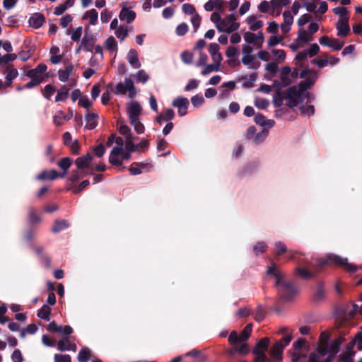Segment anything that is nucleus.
<instances>
[{
    "instance_id": "1",
    "label": "nucleus",
    "mask_w": 362,
    "mask_h": 362,
    "mask_svg": "<svg viewBox=\"0 0 362 362\" xmlns=\"http://www.w3.org/2000/svg\"><path fill=\"white\" fill-rule=\"evenodd\" d=\"M347 332H341L337 338L329 341L328 332H323L319 337L317 350L308 357L302 350L305 339H298L293 344L291 352L292 362H332L339 351L341 344L346 341Z\"/></svg>"
},
{
    "instance_id": "2",
    "label": "nucleus",
    "mask_w": 362,
    "mask_h": 362,
    "mask_svg": "<svg viewBox=\"0 0 362 362\" xmlns=\"http://www.w3.org/2000/svg\"><path fill=\"white\" fill-rule=\"evenodd\" d=\"M320 71L310 69H305L300 73V78L304 80L298 85L289 88L286 93V98L288 100V105L291 107H295L309 96L307 92L316 82Z\"/></svg>"
},
{
    "instance_id": "3",
    "label": "nucleus",
    "mask_w": 362,
    "mask_h": 362,
    "mask_svg": "<svg viewBox=\"0 0 362 362\" xmlns=\"http://www.w3.org/2000/svg\"><path fill=\"white\" fill-rule=\"evenodd\" d=\"M267 274L275 279V285L280 296L285 300H291L297 293V288L284 280V274L275 265L269 267Z\"/></svg>"
},
{
    "instance_id": "4",
    "label": "nucleus",
    "mask_w": 362,
    "mask_h": 362,
    "mask_svg": "<svg viewBox=\"0 0 362 362\" xmlns=\"http://www.w3.org/2000/svg\"><path fill=\"white\" fill-rule=\"evenodd\" d=\"M319 266L337 265L343 267L346 272L354 273L357 271L358 267L349 263L347 258H344L334 254H328L325 257L317 261Z\"/></svg>"
},
{
    "instance_id": "5",
    "label": "nucleus",
    "mask_w": 362,
    "mask_h": 362,
    "mask_svg": "<svg viewBox=\"0 0 362 362\" xmlns=\"http://www.w3.org/2000/svg\"><path fill=\"white\" fill-rule=\"evenodd\" d=\"M93 160V156L90 153L78 157L75 160V164L77 166V169L72 172V175L70 177V180L72 182L78 181L81 177H83V170L88 168Z\"/></svg>"
},
{
    "instance_id": "6",
    "label": "nucleus",
    "mask_w": 362,
    "mask_h": 362,
    "mask_svg": "<svg viewBox=\"0 0 362 362\" xmlns=\"http://www.w3.org/2000/svg\"><path fill=\"white\" fill-rule=\"evenodd\" d=\"M269 342L268 337L262 338L258 341L253 349V354L255 355L254 362H268L269 361L266 355Z\"/></svg>"
},
{
    "instance_id": "7",
    "label": "nucleus",
    "mask_w": 362,
    "mask_h": 362,
    "mask_svg": "<svg viewBox=\"0 0 362 362\" xmlns=\"http://www.w3.org/2000/svg\"><path fill=\"white\" fill-rule=\"evenodd\" d=\"M130 157L131 152L124 147H114L110 152L109 161L113 165L121 166L123 160H129Z\"/></svg>"
},
{
    "instance_id": "8",
    "label": "nucleus",
    "mask_w": 362,
    "mask_h": 362,
    "mask_svg": "<svg viewBox=\"0 0 362 362\" xmlns=\"http://www.w3.org/2000/svg\"><path fill=\"white\" fill-rule=\"evenodd\" d=\"M240 27L238 23L236 22V18L234 14H230L222 18L221 23L218 25L219 32L230 33L236 31Z\"/></svg>"
},
{
    "instance_id": "9",
    "label": "nucleus",
    "mask_w": 362,
    "mask_h": 362,
    "mask_svg": "<svg viewBox=\"0 0 362 362\" xmlns=\"http://www.w3.org/2000/svg\"><path fill=\"white\" fill-rule=\"evenodd\" d=\"M127 91L130 98H133L136 94V90L134 87V82L130 78H126L124 80V83H119L115 87L116 94L124 95Z\"/></svg>"
},
{
    "instance_id": "10",
    "label": "nucleus",
    "mask_w": 362,
    "mask_h": 362,
    "mask_svg": "<svg viewBox=\"0 0 362 362\" xmlns=\"http://www.w3.org/2000/svg\"><path fill=\"white\" fill-rule=\"evenodd\" d=\"M47 69V65L45 64L41 63L39 64L35 69L28 70L26 72L25 76L40 84L44 80L45 73L46 72Z\"/></svg>"
},
{
    "instance_id": "11",
    "label": "nucleus",
    "mask_w": 362,
    "mask_h": 362,
    "mask_svg": "<svg viewBox=\"0 0 362 362\" xmlns=\"http://www.w3.org/2000/svg\"><path fill=\"white\" fill-rule=\"evenodd\" d=\"M253 48L249 45H243L242 62L246 66H250L252 69H257L258 64L255 63V58L252 55Z\"/></svg>"
},
{
    "instance_id": "12",
    "label": "nucleus",
    "mask_w": 362,
    "mask_h": 362,
    "mask_svg": "<svg viewBox=\"0 0 362 362\" xmlns=\"http://www.w3.org/2000/svg\"><path fill=\"white\" fill-rule=\"evenodd\" d=\"M281 83L283 86H287L292 82V79L297 78L298 71L295 69L291 71L289 66L281 68L280 71Z\"/></svg>"
},
{
    "instance_id": "13",
    "label": "nucleus",
    "mask_w": 362,
    "mask_h": 362,
    "mask_svg": "<svg viewBox=\"0 0 362 362\" xmlns=\"http://www.w3.org/2000/svg\"><path fill=\"white\" fill-rule=\"evenodd\" d=\"M319 42L323 45L331 48L332 50L338 51L340 50L344 42L337 39L330 38L328 36H322L319 39Z\"/></svg>"
},
{
    "instance_id": "14",
    "label": "nucleus",
    "mask_w": 362,
    "mask_h": 362,
    "mask_svg": "<svg viewBox=\"0 0 362 362\" xmlns=\"http://www.w3.org/2000/svg\"><path fill=\"white\" fill-rule=\"evenodd\" d=\"M189 100L186 98L177 97L173 101V106L178 109V115L183 117L187 115L189 106Z\"/></svg>"
},
{
    "instance_id": "15",
    "label": "nucleus",
    "mask_w": 362,
    "mask_h": 362,
    "mask_svg": "<svg viewBox=\"0 0 362 362\" xmlns=\"http://www.w3.org/2000/svg\"><path fill=\"white\" fill-rule=\"evenodd\" d=\"M279 333L282 334V338L276 341V344L281 345L285 349L293 339V330L287 327H282L279 329Z\"/></svg>"
},
{
    "instance_id": "16",
    "label": "nucleus",
    "mask_w": 362,
    "mask_h": 362,
    "mask_svg": "<svg viewBox=\"0 0 362 362\" xmlns=\"http://www.w3.org/2000/svg\"><path fill=\"white\" fill-rule=\"evenodd\" d=\"M141 107L139 103L132 101L128 104L127 115L130 121L135 122L136 119H139V117L141 112Z\"/></svg>"
},
{
    "instance_id": "17",
    "label": "nucleus",
    "mask_w": 362,
    "mask_h": 362,
    "mask_svg": "<svg viewBox=\"0 0 362 362\" xmlns=\"http://www.w3.org/2000/svg\"><path fill=\"white\" fill-rule=\"evenodd\" d=\"M270 14L273 16H278L281 14L283 7L290 4L289 0H271Z\"/></svg>"
},
{
    "instance_id": "18",
    "label": "nucleus",
    "mask_w": 362,
    "mask_h": 362,
    "mask_svg": "<svg viewBox=\"0 0 362 362\" xmlns=\"http://www.w3.org/2000/svg\"><path fill=\"white\" fill-rule=\"evenodd\" d=\"M136 18V13L128 8L127 5H123L120 13L119 14V18L122 21H125L127 23H131L134 21Z\"/></svg>"
},
{
    "instance_id": "19",
    "label": "nucleus",
    "mask_w": 362,
    "mask_h": 362,
    "mask_svg": "<svg viewBox=\"0 0 362 362\" xmlns=\"http://www.w3.org/2000/svg\"><path fill=\"white\" fill-rule=\"evenodd\" d=\"M337 30V35L339 37H346L350 32V28L349 25V17L339 19L336 24Z\"/></svg>"
},
{
    "instance_id": "20",
    "label": "nucleus",
    "mask_w": 362,
    "mask_h": 362,
    "mask_svg": "<svg viewBox=\"0 0 362 362\" xmlns=\"http://www.w3.org/2000/svg\"><path fill=\"white\" fill-rule=\"evenodd\" d=\"M57 349L61 351H76L77 346L74 342H71L68 337H64L57 342Z\"/></svg>"
},
{
    "instance_id": "21",
    "label": "nucleus",
    "mask_w": 362,
    "mask_h": 362,
    "mask_svg": "<svg viewBox=\"0 0 362 362\" xmlns=\"http://www.w3.org/2000/svg\"><path fill=\"white\" fill-rule=\"evenodd\" d=\"M73 117V112L69 109L68 113H64L63 111H58L53 117V122L57 126H62L64 122L70 120Z\"/></svg>"
},
{
    "instance_id": "22",
    "label": "nucleus",
    "mask_w": 362,
    "mask_h": 362,
    "mask_svg": "<svg viewBox=\"0 0 362 362\" xmlns=\"http://www.w3.org/2000/svg\"><path fill=\"white\" fill-rule=\"evenodd\" d=\"M284 22L280 25L281 30L284 34L288 33L293 23V16L291 12L286 11L283 13Z\"/></svg>"
},
{
    "instance_id": "23",
    "label": "nucleus",
    "mask_w": 362,
    "mask_h": 362,
    "mask_svg": "<svg viewBox=\"0 0 362 362\" xmlns=\"http://www.w3.org/2000/svg\"><path fill=\"white\" fill-rule=\"evenodd\" d=\"M284 349V348L281 345L275 342L269 351L271 359L274 362L281 361Z\"/></svg>"
},
{
    "instance_id": "24",
    "label": "nucleus",
    "mask_w": 362,
    "mask_h": 362,
    "mask_svg": "<svg viewBox=\"0 0 362 362\" xmlns=\"http://www.w3.org/2000/svg\"><path fill=\"white\" fill-rule=\"evenodd\" d=\"M82 19L87 21L89 25H95L98 23V13L95 8H91L84 13Z\"/></svg>"
},
{
    "instance_id": "25",
    "label": "nucleus",
    "mask_w": 362,
    "mask_h": 362,
    "mask_svg": "<svg viewBox=\"0 0 362 362\" xmlns=\"http://www.w3.org/2000/svg\"><path fill=\"white\" fill-rule=\"evenodd\" d=\"M175 117V112L172 109H165L161 112L156 118V121L159 124H162L164 122H170Z\"/></svg>"
},
{
    "instance_id": "26",
    "label": "nucleus",
    "mask_w": 362,
    "mask_h": 362,
    "mask_svg": "<svg viewBox=\"0 0 362 362\" xmlns=\"http://www.w3.org/2000/svg\"><path fill=\"white\" fill-rule=\"evenodd\" d=\"M74 65L69 64L64 69H59L58 71L59 79L62 82H66L69 78L73 75Z\"/></svg>"
},
{
    "instance_id": "27",
    "label": "nucleus",
    "mask_w": 362,
    "mask_h": 362,
    "mask_svg": "<svg viewBox=\"0 0 362 362\" xmlns=\"http://www.w3.org/2000/svg\"><path fill=\"white\" fill-rule=\"evenodd\" d=\"M60 177V174L55 170H51L49 171H42L41 173L36 176L37 180H54L57 177Z\"/></svg>"
},
{
    "instance_id": "28",
    "label": "nucleus",
    "mask_w": 362,
    "mask_h": 362,
    "mask_svg": "<svg viewBox=\"0 0 362 362\" xmlns=\"http://www.w3.org/2000/svg\"><path fill=\"white\" fill-rule=\"evenodd\" d=\"M29 24L34 28H40L45 22V18L42 14L36 13L29 18Z\"/></svg>"
},
{
    "instance_id": "29",
    "label": "nucleus",
    "mask_w": 362,
    "mask_h": 362,
    "mask_svg": "<svg viewBox=\"0 0 362 362\" xmlns=\"http://www.w3.org/2000/svg\"><path fill=\"white\" fill-rule=\"evenodd\" d=\"M127 60L129 63L134 69H138L141 66V63L139 61L137 51L134 49H131L127 54Z\"/></svg>"
},
{
    "instance_id": "30",
    "label": "nucleus",
    "mask_w": 362,
    "mask_h": 362,
    "mask_svg": "<svg viewBox=\"0 0 362 362\" xmlns=\"http://www.w3.org/2000/svg\"><path fill=\"white\" fill-rule=\"evenodd\" d=\"M98 115L94 112H88L86 115V127L88 129H93L98 125Z\"/></svg>"
},
{
    "instance_id": "31",
    "label": "nucleus",
    "mask_w": 362,
    "mask_h": 362,
    "mask_svg": "<svg viewBox=\"0 0 362 362\" xmlns=\"http://www.w3.org/2000/svg\"><path fill=\"white\" fill-rule=\"evenodd\" d=\"M18 71L16 68H13V66H8L7 68V74L5 77L6 82H4L6 87H9L11 85L13 81L18 76Z\"/></svg>"
},
{
    "instance_id": "32",
    "label": "nucleus",
    "mask_w": 362,
    "mask_h": 362,
    "mask_svg": "<svg viewBox=\"0 0 362 362\" xmlns=\"http://www.w3.org/2000/svg\"><path fill=\"white\" fill-rule=\"evenodd\" d=\"M355 355V351L349 349L346 346L345 350L339 355L337 362H353V358Z\"/></svg>"
},
{
    "instance_id": "33",
    "label": "nucleus",
    "mask_w": 362,
    "mask_h": 362,
    "mask_svg": "<svg viewBox=\"0 0 362 362\" xmlns=\"http://www.w3.org/2000/svg\"><path fill=\"white\" fill-rule=\"evenodd\" d=\"M72 164V160L69 157L62 158L57 163L58 166L64 170L63 173L60 174V177H64L67 174L68 169Z\"/></svg>"
},
{
    "instance_id": "34",
    "label": "nucleus",
    "mask_w": 362,
    "mask_h": 362,
    "mask_svg": "<svg viewBox=\"0 0 362 362\" xmlns=\"http://www.w3.org/2000/svg\"><path fill=\"white\" fill-rule=\"evenodd\" d=\"M247 23L250 26V29L252 31H256L261 28L264 23L263 21L258 20L255 16H251L247 18Z\"/></svg>"
},
{
    "instance_id": "35",
    "label": "nucleus",
    "mask_w": 362,
    "mask_h": 362,
    "mask_svg": "<svg viewBox=\"0 0 362 362\" xmlns=\"http://www.w3.org/2000/svg\"><path fill=\"white\" fill-rule=\"evenodd\" d=\"M92 358V351L88 347H83L77 356L78 361L79 362H87L88 360Z\"/></svg>"
},
{
    "instance_id": "36",
    "label": "nucleus",
    "mask_w": 362,
    "mask_h": 362,
    "mask_svg": "<svg viewBox=\"0 0 362 362\" xmlns=\"http://www.w3.org/2000/svg\"><path fill=\"white\" fill-rule=\"evenodd\" d=\"M255 122L260 126H268L272 127L274 124V121L272 119H267L266 117L262 114H257L255 116Z\"/></svg>"
},
{
    "instance_id": "37",
    "label": "nucleus",
    "mask_w": 362,
    "mask_h": 362,
    "mask_svg": "<svg viewBox=\"0 0 362 362\" xmlns=\"http://www.w3.org/2000/svg\"><path fill=\"white\" fill-rule=\"evenodd\" d=\"M355 345H356L358 350H362V332H358L355 338L346 344L348 349L351 350H354Z\"/></svg>"
},
{
    "instance_id": "38",
    "label": "nucleus",
    "mask_w": 362,
    "mask_h": 362,
    "mask_svg": "<svg viewBox=\"0 0 362 362\" xmlns=\"http://www.w3.org/2000/svg\"><path fill=\"white\" fill-rule=\"evenodd\" d=\"M272 59L276 63H282L286 59V52L283 49H272Z\"/></svg>"
},
{
    "instance_id": "39",
    "label": "nucleus",
    "mask_w": 362,
    "mask_h": 362,
    "mask_svg": "<svg viewBox=\"0 0 362 362\" xmlns=\"http://www.w3.org/2000/svg\"><path fill=\"white\" fill-rule=\"evenodd\" d=\"M51 308L47 305H43L37 311V317L45 321H49Z\"/></svg>"
},
{
    "instance_id": "40",
    "label": "nucleus",
    "mask_w": 362,
    "mask_h": 362,
    "mask_svg": "<svg viewBox=\"0 0 362 362\" xmlns=\"http://www.w3.org/2000/svg\"><path fill=\"white\" fill-rule=\"evenodd\" d=\"M302 102L300 103L296 107H299L300 113L303 116H310L313 115L315 112V108L313 105H302Z\"/></svg>"
},
{
    "instance_id": "41",
    "label": "nucleus",
    "mask_w": 362,
    "mask_h": 362,
    "mask_svg": "<svg viewBox=\"0 0 362 362\" xmlns=\"http://www.w3.org/2000/svg\"><path fill=\"white\" fill-rule=\"evenodd\" d=\"M233 352H238L240 354L245 355L249 352V347L245 341H240L237 344L234 346V350L232 351V354Z\"/></svg>"
},
{
    "instance_id": "42",
    "label": "nucleus",
    "mask_w": 362,
    "mask_h": 362,
    "mask_svg": "<svg viewBox=\"0 0 362 362\" xmlns=\"http://www.w3.org/2000/svg\"><path fill=\"white\" fill-rule=\"evenodd\" d=\"M128 27L127 25H119V28L115 30V36L122 42L128 36Z\"/></svg>"
},
{
    "instance_id": "43",
    "label": "nucleus",
    "mask_w": 362,
    "mask_h": 362,
    "mask_svg": "<svg viewBox=\"0 0 362 362\" xmlns=\"http://www.w3.org/2000/svg\"><path fill=\"white\" fill-rule=\"evenodd\" d=\"M148 164L142 163H134L129 167V171L132 175H136L141 173L142 169L147 167Z\"/></svg>"
},
{
    "instance_id": "44",
    "label": "nucleus",
    "mask_w": 362,
    "mask_h": 362,
    "mask_svg": "<svg viewBox=\"0 0 362 362\" xmlns=\"http://www.w3.org/2000/svg\"><path fill=\"white\" fill-rule=\"evenodd\" d=\"M69 89L63 86L58 91L55 98V102L65 101L69 96Z\"/></svg>"
},
{
    "instance_id": "45",
    "label": "nucleus",
    "mask_w": 362,
    "mask_h": 362,
    "mask_svg": "<svg viewBox=\"0 0 362 362\" xmlns=\"http://www.w3.org/2000/svg\"><path fill=\"white\" fill-rule=\"evenodd\" d=\"M296 271L298 275L303 279H310L315 274V272L309 271L308 269L303 267H297Z\"/></svg>"
},
{
    "instance_id": "46",
    "label": "nucleus",
    "mask_w": 362,
    "mask_h": 362,
    "mask_svg": "<svg viewBox=\"0 0 362 362\" xmlns=\"http://www.w3.org/2000/svg\"><path fill=\"white\" fill-rule=\"evenodd\" d=\"M83 32V28L81 26L76 28L74 30L69 29L67 30V35L71 36V39L74 42H78L81 37Z\"/></svg>"
},
{
    "instance_id": "47",
    "label": "nucleus",
    "mask_w": 362,
    "mask_h": 362,
    "mask_svg": "<svg viewBox=\"0 0 362 362\" xmlns=\"http://www.w3.org/2000/svg\"><path fill=\"white\" fill-rule=\"evenodd\" d=\"M298 41L303 45L308 42L311 41L313 37L311 35L305 30H301L298 33Z\"/></svg>"
},
{
    "instance_id": "48",
    "label": "nucleus",
    "mask_w": 362,
    "mask_h": 362,
    "mask_svg": "<svg viewBox=\"0 0 362 362\" xmlns=\"http://www.w3.org/2000/svg\"><path fill=\"white\" fill-rule=\"evenodd\" d=\"M68 226L69 224L66 220H57L54 222L52 230L54 233H58L66 229Z\"/></svg>"
},
{
    "instance_id": "49",
    "label": "nucleus",
    "mask_w": 362,
    "mask_h": 362,
    "mask_svg": "<svg viewBox=\"0 0 362 362\" xmlns=\"http://www.w3.org/2000/svg\"><path fill=\"white\" fill-rule=\"evenodd\" d=\"M105 48L110 52L117 51V43L114 37H109L105 42Z\"/></svg>"
},
{
    "instance_id": "50",
    "label": "nucleus",
    "mask_w": 362,
    "mask_h": 362,
    "mask_svg": "<svg viewBox=\"0 0 362 362\" xmlns=\"http://www.w3.org/2000/svg\"><path fill=\"white\" fill-rule=\"evenodd\" d=\"M252 329V325L247 324L240 334V341H246L250 337Z\"/></svg>"
},
{
    "instance_id": "51",
    "label": "nucleus",
    "mask_w": 362,
    "mask_h": 362,
    "mask_svg": "<svg viewBox=\"0 0 362 362\" xmlns=\"http://www.w3.org/2000/svg\"><path fill=\"white\" fill-rule=\"evenodd\" d=\"M81 46L87 52H93V40L92 38H88L87 36H84L81 40Z\"/></svg>"
},
{
    "instance_id": "52",
    "label": "nucleus",
    "mask_w": 362,
    "mask_h": 362,
    "mask_svg": "<svg viewBox=\"0 0 362 362\" xmlns=\"http://www.w3.org/2000/svg\"><path fill=\"white\" fill-rule=\"evenodd\" d=\"M204 68L202 71V74L203 76H206L207 74H209L211 72H214V71H218L219 70V66H218L217 65H216L215 64H206L204 66H203Z\"/></svg>"
},
{
    "instance_id": "53",
    "label": "nucleus",
    "mask_w": 362,
    "mask_h": 362,
    "mask_svg": "<svg viewBox=\"0 0 362 362\" xmlns=\"http://www.w3.org/2000/svg\"><path fill=\"white\" fill-rule=\"evenodd\" d=\"M56 89L54 86L47 84L45 86L42 94L45 98L50 100L51 97L53 95Z\"/></svg>"
},
{
    "instance_id": "54",
    "label": "nucleus",
    "mask_w": 362,
    "mask_h": 362,
    "mask_svg": "<svg viewBox=\"0 0 362 362\" xmlns=\"http://www.w3.org/2000/svg\"><path fill=\"white\" fill-rule=\"evenodd\" d=\"M269 105L268 100L262 98H257L255 100V105L259 109H266Z\"/></svg>"
},
{
    "instance_id": "55",
    "label": "nucleus",
    "mask_w": 362,
    "mask_h": 362,
    "mask_svg": "<svg viewBox=\"0 0 362 362\" xmlns=\"http://www.w3.org/2000/svg\"><path fill=\"white\" fill-rule=\"evenodd\" d=\"M334 14L339 16V19H342L346 17L349 18L348 10L345 7H336L333 8Z\"/></svg>"
},
{
    "instance_id": "56",
    "label": "nucleus",
    "mask_w": 362,
    "mask_h": 362,
    "mask_svg": "<svg viewBox=\"0 0 362 362\" xmlns=\"http://www.w3.org/2000/svg\"><path fill=\"white\" fill-rule=\"evenodd\" d=\"M118 129L121 134L126 136V139L132 136L131 130L127 125L122 123H118Z\"/></svg>"
},
{
    "instance_id": "57",
    "label": "nucleus",
    "mask_w": 362,
    "mask_h": 362,
    "mask_svg": "<svg viewBox=\"0 0 362 362\" xmlns=\"http://www.w3.org/2000/svg\"><path fill=\"white\" fill-rule=\"evenodd\" d=\"M244 40L249 44H257L256 34L251 32H246L243 35Z\"/></svg>"
},
{
    "instance_id": "58",
    "label": "nucleus",
    "mask_w": 362,
    "mask_h": 362,
    "mask_svg": "<svg viewBox=\"0 0 362 362\" xmlns=\"http://www.w3.org/2000/svg\"><path fill=\"white\" fill-rule=\"evenodd\" d=\"M112 12L107 10V9H104L101 13H100V21L102 23H107L110 21V20L112 18Z\"/></svg>"
},
{
    "instance_id": "59",
    "label": "nucleus",
    "mask_w": 362,
    "mask_h": 362,
    "mask_svg": "<svg viewBox=\"0 0 362 362\" xmlns=\"http://www.w3.org/2000/svg\"><path fill=\"white\" fill-rule=\"evenodd\" d=\"M267 245L264 242L257 243L253 247L254 252L258 255L266 251Z\"/></svg>"
},
{
    "instance_id": "60",
    "label": "nucleus",
    "mask_w": 362,
    "mask_h": 362,
    "mask_svg": "<svg viewBox=\"0 0 362 362\" xmlns=\"http://www.w3.org/2000/svg\"><path fill=\"white\" fill-rule=\"evenodd\" d=\"M286 246L281 242H277L275 244V254L276 256H280L286 252Z\"/></svg>"
},
{
    "instance_id": "61",
    "label": "nucleus",
    "mask_w": 362,
    "mask_h": 362,
    "mask_svg": "<svg viewBox=\"0 0 362 362\" xmlns=\"http://www.w3.org/2000/svg\"><path fill=\"white\" fill-rule=\"evenodd\" d=\"M238 47L235 46H229L226 52V56L229 59H233L238 53Z\"/></svg>"
},
{
    "instance_id": "62",
    "label": "nucleus",
    "mask_w": 362,
    "mask_h": 362,
    "mask_svg": "<svg viewBox=\"0 0 362 362\" xmlns=\"http://www.w3.org/2000/svg\"><path fill=\"white\" fill-rule=\"evenodd\" d=\"M149 79L148 75L146 73L144 70H139L136 74V81L141 82L143 83H146Z\"/></svg>"
},
{
    "instance_id": "63",
    "label": "nucleus",
    "mask_w": 362,
    "mask_h": 362,
    "mask_svg": "<svg viewBox=\"0 0 362 362\" xmlns=\"http://www.w3.org/2000/svg\"><path fill=\"white\" fill-rule=\"evenodd\" d=\"M54 362H71V356L68 354H56L54 356Z\"/></svg>"
},
{
    "instance_id": "64",
    "label": "nucleus",
    "mask_w": 362,
    "mask_h": 362,
    "mask_svg": "<svg viewBox=\"0 0 362 362\" xmlns=\"http://www.w3.org/2000/svg\"><path fill=\"white\" fill-rule=\"evenodd\" d=\"M11 360L13 362H23V356L19 349H15L11 355Z\"/></svg>"
}]
</instances>
